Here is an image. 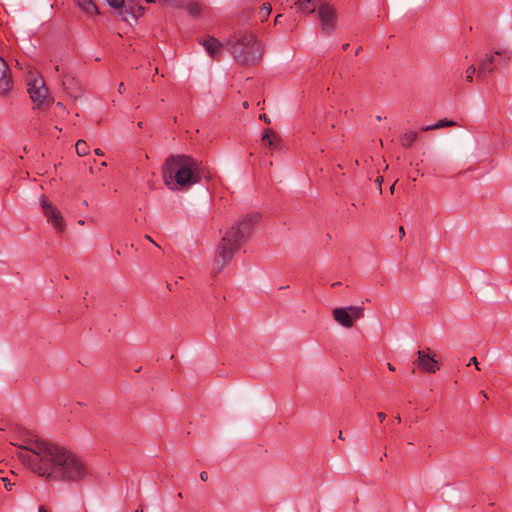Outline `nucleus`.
Segmentation results:
<instances>
[{"label": "nucleus", "instance_id": "f257e3e1", "mask_svg": "<svg viewBox=\"0 0 512 512\" xmlns=\"http://www.w3.org/2000/svg\"><path fill=\"white\" fill-rule=\"evenodd\" d=\"M11 444L25 451H20L18 458L41 477L78 482L88 475L84 462L65 447L31 438Z\"/></svg>", "mask_w": 512, "mask_h": 512}, {"label": "nucleus", "instance_id": "f03ea898", "mask_svg": "<svg viewBox=\"0 0 512 512\" xmlns=\"http://www.w3.org/2000/svg\"><path fill=\"white\" fill-rule=\"evenodd\" d=\"M259 217L257 213L246 215L226 231L216 250V256L213 262V272L215 274L222 271L232 260L236 251L247 241Z\"/></svg>", "mask_w": 512, "mask_h": 512}, {"label": "nucleus", "instance_id": "7ed1b4c3", "mask_svg": "<svg viewBox=\"0 0 512 512\" xmlns=\"http://www.w3.org/2000/svg\"><path fill=\"white\" fill-rule=\"evenodd\" d=\"M163 179L170 190L188 189L201 179L200 163L187 155H172L164 163Z\"/></svg>", "mask_w": 512, "mask_h": 512}, {"label": "nucleus", "instance_id": "20e7f679", "mask_svg": "<svg viewBox=\"0 0 512 512\" xmlns=\"http://www.w3.org/2000/svg\"><path fill=\"white\" fill-rule=\"evenodd\" d=\"M230 52L236 62L242 65H255L262 57V48L255 36L241 32L229 39Z\"/></svg>", "mask_w": 512, "mask_h": 512}, {"label": "nucleus", "instance_id": "39448f33", "mask_svg": "<svg viewBox=\"0 0 512 512\" xmlns=\"http://www.w3.org/2000/svg\"><path fill=\"white\" fill-rule=\"evenodd\" d=\"M510 59L509 53L506 51H495L494 53H485L478 59V79H484L488 74L492 73L501 63H506Z\"/></svg>", "mask_w": 512, "mask_h": 512}, {"label": "nucleus", "instance_id": "423d86ee", "mask_svg": "<svg viewBox=\"0 0 512 512\" xmlns=\"http://www.w3.org/2000/svg\"><path fill=\"white\" fill-rule=\"evenodd\" d=\"M28 92L31 100L37 104V107L48 106L51 103L48 88L44 80L37 77H29L27 79Z\"/></svg>", "mask_w": 512, "mask_h": 512}, {"label": "nucleus", "instance_id": "0eeeda50", "mask_svg": "<svg viewBox=\"0 0 512 512\" xmlns=\"http://www.w3.org/2000/svg\"><path fill=\"white\" fill-rule=\"evenodd\" d=\"M363 316L364 309L361 306H348L335 308L333 310L335 321L346 328L352 327L354 321L361 319Z\"/></svg>", "mask_w": 512, "mask_h": 512}, {"label": "nucleus", "instance_id": "6e6552de", "mask_svg": "<svg viewBox=\"0 0 512 512\" xmlns=\"http://www.w3.org/2000/svg\"><path fill=\"white\" fill-rule=\"evenodd\" d=\"M40 205L48 223L54 226L57 233H62L65 229V221L61 215L60 210H58L56 206L49 202L44 195L40 198Z\"/></svg>", "mask_w": 512, "mask_h": 512}, {"label": "nucleus", "instance_id": "1a4fd4ad", "mask_svg": "<svg viewBox=\"0 0 512 512\" xmlns=\"http://www.w3.org/2000/svg\"><path fill=\"white\" fill-rule=\"evenodd\" d=\"M318 17L322 32L331 35L337 24L336 10L329 4H321L318 8Z\"/></svg>", "mask_w": 512, "mask_h": 512}, {"label": "nucleus", "instance_id": "9d476101", "mask_svg": "<svg viewBox=\"0 0 512 512\" xmlns=\"http://www.w3.org/2000/svg\"><path fill=\"white\" fill-rule=\"evenodd\" d=\"M429 351V348H427V352L425 350H419L417 352V359L414 363L418 366L419 369L427 373H435L439 367L437 365V361L434 358V355H430Z\"/></svg>", "mask_w": 512, "mask_h": 512}, {"label": "nucleus", "instance_id": "9b49d317", "mask_svg": "<svg viewBox=\"0 0 512 512\" xmlns=\"http://www.w3.org/2000/svg\"><path fill=\"white\" fill-rule=\"evenodd\" d=\"M55 70L62 74V85L68 95L77 98L80 95V86L77 80L71 74L64 73L59 65L55 66Z\"/></svg>", "mask_w": 512, "mask_h": 512}, {"label": "nucleus", "instance_id": "f8f14e48", "mask_svg": "<svg viewBox=\"0 0 512 512\" xmlns=\"http://www.w3.org/2000/svg\"><path fill=\"white\" fill-rule=\"evenodd\" d=\"M12 89L11 72L8 64L0 57V95H7Z\"/></svg>", "mask_w": 512, "mask_h": 512}, {"label": "nucleus", "instance_id": "ddd939ff", "mask_svg": "<svg viewBox=\"0 0 512 512\" xmlns=\"http://www.w3.org/2000/svg\"><path fill=\"white\" fill-rule=\"evenodd\" d=\"M199 43L204 47L205 51L210 57L219 59L222 54L223 44L220 43L216 38L209 36L201 39Z\"/></svg>", "mask_w": 512, "mask_h": 512}, {"label": "nucleus", "instance_id": "4468645a", "mask_svg": "<svg viewBox=\"0 0 512 512\" xmlns=\"http://www.w3.org/2000/svg\"><path fill=\"white\" fill-rule=\"evenodd\" d=\"M76 5L87 15L93 16L99 13L97 5L92 0H75Z\"/></svg>", "mask_w": 512, "mask_h": 512}, {"label": "nucleus", "instance_id": "2eb2a0df", "mask_svg": "<svg viewBox=\"0 0 512 512\" xmlns=\"http://www.w3.org/2000/svg\"><path fill=\"white\" fill-rule=\"evenodd\" d=\"M318 0H297L295 3L298 10L305 13H314Z\"/></svg>", "mask_w": 512, "mask_h": 512}, {"label": "nucleus", "instance_id": "dca6fc26", "mask_svg": "<svg viewBox=\"0 0 512 512\" xmlns=\"http://www.w3.org/2000/svg\"><path fill=\"white\" fill-rule=\"evenodd\" d=\"M456 123L452 120H448V119H441L439 120L437 123L433 124V125H429V126H426L423 128L424 131H430V130H435V129H440V128H444V127H452V126H455Z\"/></svg>", "mask_w": 512, "mask_h": 512}, {"label": "nucleus", "instance_id": "f3484780", "mask_svg": "<svg viewBox=\"0 0 512 512\" xmlns=\"http://www.w3.org/2000/svg\"><path fill=\"white\" fill-rule=\"evenodd\" d=\"M278 136L270 129H266L262 135V141L270 147L276 145Z\"/></svg>", "mask_w": 512, "mask_h": 512}, {"label": "nucleus", "instance_id": "a211bd4d", "mask_svg": "<svg viewBox=\"0 0 512 512\" xmlns=\"http://www.w3.org/2000/svg\"><path fill=\"white\" fill-rule=\"evenodd\" d=\"M185 7L189 15L193 17H198L201 14V6L196 1L189 2Z\"/></svg>", "mask_w": 512, "mask_h": 512}, {"label": "nucleus", "instance_id": "6ab92c4d", "mask_svg": "<svg viewBox=\"0 0 512 512\" xmlns=\"http://www.w3.org/2000/svg\"><path fill=\"white\" fill-rule=\"evenodd\" d=\"M417 139V133L407 132L401 138V144L404 147H410Z\"/></svg>", "mask_w": 512, "mask_h": 512}, {"label": "nucleus", "instance_id": "aec40b11", "mask_svg": "<svg viewBox=\"0 0 512 512\" xmlns=\"http://www.w3.org/2000/svg\"><path fill=\"white\" fill-rule=\"evenodd\" d=\"M271 13V6L270 4H263L259 7V10L257 12V16L260 19V21H265L269 17Z\"/></svg>", "mask_w": 512, "mask_h": 512}, {"label": "nucleus", "instance_id": "412c9836", "mask_svg": "<svg viewBox=\"0 0 512 512\" xmlns=\"http://www.w3.org/2000/svg\"><path fill=\"white\" fill-rule=\"evenodd\" d=\"M75 148H76V153L81 157L86 156L89 153V146H88L87 142L84 140H78L75 145Z\"/></svg>", "mask_w": 512, "mask_h": 512}, {"label": "nucleus", "instance_id": "4be33fe9", "mask_svg": "<svg viewBox=\"0 0 512 512\" xmlns=\"http://www.w3.org/2000/svg\"><path fill=\"white\" fill-rule=\"evenodd\" d=\"M147 3H156L159 2L163 5L174 7V8H181L183 7V4L178 0H145Z\"/></svg>", "mask_w": 512, "mask_h": 512}, {"label": "nucleus", "instance_id": "5701e85b", "mask_svg": "<svg viewBox=\"0 0 512 512\" xmlns=\"http://www.w3.org/2000/svg\"><path fill=\"white\" fill-rule=\"evenodd\" d=\"M106 2L115 9H121V14H124L122 9L125 6V0H106Z\"/></svg>", "mask_w": 512, "mask_h": 512}, {"label": "nucleus", "instance_id": "b1692460", "mask_svg": "<svg viewBox=\"0 0 512 512\" xmlns=\"http://www.w3.org/2000/svg\"><path fill=\"white\" fill-rule=\"evenodd\" d=\"M477 71V68L475 67L474 64L470 65L467 69H466V80L468 82H472L473 81V78H474V75Z\"/></svg>", "mask_w": 512, "mask_h": 512}, {"label": "nucleus", "instance_id": "393cba45", "mask_svg": "<svg viewBox=\"0 0 512 512\" xmlns=\"http://www.w3.org/2000/svg\"><path fill=\"white\" fill-rule=\"evenodd\" d=\"M1 480L4 482V486L6 490L10 491L12 490L13 484L10 482V480L6 477H2Z\"/></svg>", "mask_w": 512, "mask_h": 512}, {"label": "nucleus", "instance_id": "a878e982", "mask_svg": "<svg viewBox=\"0 0 512 512\" xmlns=\"http://www.w3.org/2000/svg\"><path fill=\"white\" fill-rule=\"evenodd\" d=\"M471 364L475 365V367H476V369H477V370H480L479 363H478V361H477V358H476V357H472V358L470 359V361H469L468 365H471Z\"/></svg>", "mask_w": 512, "mask_h": 512}, {"label": "nucleus", "instance_id": "bb28decb", "mask_svg": "<svg viewBox=\"0 0 512 512\" xmlns=\"http://www.w3.org/2000/svg\"><path fill=\"white\" fill-rule=\"evenodd\" d=\"M376 182H377V184H378V186H379V192H380V194H381V193H382V182H383V177H381V176L377 177Z\"/></svg>", "mask_w": 512, "mask_h": 512}, {"label": "nucleus", "instance_id": "cd10ccee", "mask_svg": "<svg viewBox=\"0 0 512 512\" xmlns=\"http://www.w3.org/2000/svg\"><path fill=\"white\" fill-rule=\"evenodd\" d=\"M260 119H262L265 123L270 124V118L266 114H261Z\"/></svg>", "mask_w": 512, "mask_h": 512}, {"label": "nucleus", "instance_id": "c85d7f7f", "mask_svg": "<svg viewBox=\"0 0 512 512\" xmlns=\"http://www.w3.org/2000/svg\"><path fill=\"white\" fill-rule=\"evenodd\" d=\"M377 417L380 420V422H383L386 419V414L384 412L377 413Z\"/></svg>", "mask_w": 512, "mask_h": 512}, {"label": "nucleus", "instance_id": "c756f323", "mask_svg": "<svg viewBox=\"0 0 512 512\" xmlns=\"http://www.w3.org/2000/svg\"><path fill=\"white\" fill-rule=\"evenodd\" d=\"M200 479H201L202 481H207V479H208V473H207V472H205V471H202V472L200 473Z\"/></svg>", "mask_w": 512, "mask_h": 512}, {"label": "nucleus", "instance_id": "7c9ffc66", "mask_svg": "<svg viewBox=\"0 0 512 512\" xmlns=\"http://www.w3.org/2000/svg\"><path fill=\"white\" fill-rule=\"evenodd\" d=\"M118 91H119V93H121V94L125 91V86H124V83H123V82H121V83L119 84Z\"/></svg>", "mask_w": 512, "mask_h": 512}, {"label": "nucleus", "instance_id": "2f4dec72", "mask_svg": "<svg viewBox=\"0 0 512 512\" xmlns=\"http://www.w3.org/2000/svg\"><path fill=\"white\" fill-rule=\"evenodd\" d=\"M145 239H147L148 241L152 242L155 246H157L158 248H160V246H159L157 243H155L149 235H146V236H145Z\"/></svg>", "mask_w": 512, "mask_h": 512}, {"label": "nucleus", "instance_id": "473e14b6", "mask_svg": "<svg viewBox=\"0 0 512 512\" xmlns=\"http://www.w3.org/2000/svg\"><path fill=\"white\" fill-rule=\"evenodd\" d=\"M94 152H95V154H96V155H98V156H103V155H104L103 151H102L101 149H99V148L95 149V151H94Z\"/></svg>", "mask_w": 512, "mask_h": 512}, {"label": "nucleus", "instance_id": "72a5a7b5", "mask_svg": "<svg viewBox=\"0 0 512 512\" xmlns=\"http://www.w3.org/2000/svg\"><path fill=\"white\" fill-rule=\"evenodd\" d=\"M399 232H400V236H401V238H402V237H404V235H405V230H404V227H403V226H401V227L399 228Z\"/></svg>", "mask_w": 512, "mask_h": 512}, {"label": "nucleus", "instance_id": "f704fd0d", "mask_svg": "<svg viewBox=\"0 0 512 512\" xmlns=\"http://www.w3.org/2000/svg\"><path fill=\"white\" fill-rule=\"evenodd\" d=\"M282 17L281 14H278L276 17H275V24H278L280 23V18Z\"/></svg>", "mask_w": 512, "mask_h": 512}, {"label": "nucleus", "instance_id": "c9c22d12", "mask_svg": "<svg viewBox=\"0 0 512 512\" xmlns=\"http://www.w3.org/2000/svg\"><path fill=\"white\" fill-rule=\"evenodd\" d=\"M387 367L390 371H395V367L391 363H387Z\"/></svg>", "mask_w": 512, "mask_h": 512}, {"label": "nucleus", "instance_id": "e433bc0d", "mask_svg": "<svg viewBox=\"0 0 512 512\" xmlns=\"http://www.w3.org/2000/svg\"><path fill=\"white\" fill-rule=\"evenodd\" d=\"M38 512H48V511L45 509V507H44V506H42V505H41V506H39V508H38Z\"/></svg>", "mask_w": 512, "mask_h": 512}, {"label": "nucleus", "instance_id": "4c0bfd02", "mask_svg": "<svg viewBox=\"0 0 512 512\" xmlns=\"http://www.w3.org/2000/svg\"><path fill=\"white\" fill-rule=\"evenodd\" d=\"M394 189H395V183H393L391 186H390V193L393 194L394 193Z\"/></svg>", "mask_w": 512, "mask_h": 512}, {"label": "nucleus", "instance_id": "58836bf2", "mask_svg": "<svg viewBox=\"0 0 512 512\" xmlns=\"http://www.w3.org/2000/svg\"><path fill=\"white\" fill-rule=\"evenodd\" d=\"M362 50V47H358L355 51V55H358Z\"/></svg>", "mask_w": 512, "mask_h": 512}, {"label": "nucleus", "instance_id": "ea45409f", "mask_svg": "<svg viewBox=\"0 0 512 512\" xmlns=\"http://www.w3.org/2000/svg\"><path fill=\"white\" fill-rule=\"evenodd\" d=\"M342 48H343V50H347V49L349 48V44H348V43L344 44V45L342 46Z\"/></svg>", "mask_w": 512, "mask_h": 512}, {"label": "nucleus", "instance_id": "a19ab883", "mask_svg": "<svg viewBox=\"0 0 512 512\" xmlns=\"http://www.w3.org/2000/svg\"><path fill=\"white\" fill-rule=\"evenodd\" d=\"M338 438H339V439H341V440H343V439H344V438H343L342 431H340V432H339Z\"/></svg>", "mask_w": 512, "mask_h": 512}, {"label": "nucleus", "instance_id": "79ce46f5", "mask_svg": "<svg viewBox=\"0 0 512 512\" xmlns=\"http://www.w3.org/2000/svg\"><path fill=\"white\" fill-rule=\"evenodd\" d=\"M248 106H249V104H248V102H247V101L243 102V107H244V108H248Z\"/></svg>", "mask_w": 512, "mask_h": 512}, {"label": "nucleus", "instance_id": "37998d69", "mask_svg": "<svg viewBox=\"0 0 512 512\" xmlns=\"http://www.w3.org/2000/svg\"><path fill=\"white\" fill-rule=\"evenodd\" d=\"M396 421H397L398 423H400V422H401V417H400V415H397V416H396Z\"/></svg>", "mask_w": 512, "mask_h": 512}, {"label": "nucleus", "instance_id": "c03bdc74", "mask_svg": "<svg viewBox=\"0 0 512 512\" xmlns=\"http://www.w3.org/2000/svg\"><path fill=\"white\" fill-rule=\"evenodd\" d=\"M341 283L340 282H336V283H333L332 286L333 287H338V285H340Z\"/></svg>", "mask_w": 512, "mask_h": 512}, {"label": "nucleus", "instance_id": "a18cd8bd", "mask_svg": "<svg viewBox=\"0 0 512 512\" xmlns=\"http://www.w3.org/2000/svg\"><path fill=\"white\" fill-rule=\"evenodd\" d=\"M78 224H79V225H83V224H84V221H83V220H79V221H78Z\"/></svg>", "mask_w": 512, "mask_h": 512}, {"label": "nucleus", "instance_id": "49530a36", "mask_svg": "<svg viewBox=\"0 0 512 512\" xmlns=\"http://www.w3.org/2000/svg\"><path fill=\"white\" fill-rule=\"evenodd\" d=\"M84 206H87L88 205V202L86 200L83 201L82 203Z\"/></svg>", "mask_w": 512, "mask_h": 512}, {"label": "nucleus", "instance_id": "de8ad7c7", "mask_svg": "<svg viewBox=\"0 0 512 512\" xmlns=\"http://www.w3.org/2000/svg\"><path fill=\"white\" fill-rule=\"evenodd\" d=\"M23 150H24L25 152H28L27 146H25V147L23 148Z\"/></svg>", "mask_w": 512, "mask_h": 512}, {"label": "nucleus", "instance_id": "09e8293b", "mask_svg": "<svg viewBox=\"0 0 512 512\" xmlns=\"http://www.w3.org/2000/svg\"><path fill=\"white\" fill-rule=\"evenodd\" d=\"M168 289H169V290H172V286H171V284H168Z\"/></svg>", "mask_w": 512, "mask_h": 512}, {"label": "nucleus", "instance_id": "8fccbe9b", "mask_svg": "<svg viewBox=\"0 0 512 512\" xmlns=\"http://www.w3.org/2000/svg\"><path fill=\"white\" fill-rule=\"evenodd\" d=\"M136 512H144V511H143V510H140V511H139V510H136Z\"/></svg>", "mask_w": 512, "mask_h": 512}, {"label": "nucleus", "instance_id": "3c124183", "mask_svg": "<svg viewBox=\"0 0 512 512\" xmlns=\"http://www.w3.org/2000/svg\"><path fill=\"white\" fill-rule=\"evenodd\" d=\"M136 512H144V511H143V510H140V511H139V510H136Z\"/></svg>", "mask_w": 512, "mask_h": 512}, {"label": "nucleus", "instance_id": "603ef678", "mask_svg": "<svg viewBox=\"0 0 512 512\" xmlns=\"http://www.w3.org/2000/svg\"><path fill=\"white\" fill-rule=\"evenodd\" d=\"M0 430H3V428H0Z\"/></svg>", "mask_w": 512, "mask_h": 512}]
</instances>
